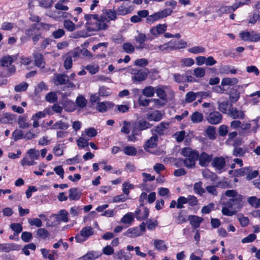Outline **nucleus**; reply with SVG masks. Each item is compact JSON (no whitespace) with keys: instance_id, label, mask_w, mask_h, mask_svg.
Wrapping results in <instances>:
<instances>
[{"instance_id":"12","label":"nucleus","mask_w":260,"mask_h":260,"mask_svg":"<svg viewBox=\"0 0 260 260\" xmlns=\"http://www.w3.org/2000/svg\"><path fill=\"white\" fill-rule=\"evenodd\" d=\"M181 153L186 158H192L198 160L199 157V152L189 147H185L181 149Z\"/></svg>"},{"instance_id":"55","label":"nucleus","mask_w":260,"mask_h":260,"mask_svg":"<svg viewBox=\"0 0 260 260\" xmlns=\"http://www.w3.org/2000/svg\"><path fill=\"white\" fill-rule=\"evenodd\" d=\"M45 99L47 102L50 103H54L57 100V94L54 92H50L46 94Z\"/></svg>"},{"instance_id":"45","label":"nucleus","mask_w":260,"mask_h":260,"mask_svg":"<svg viewBox=\"0 0 260 260\" xmlns=\"http://www.w3.org/2000/svg\"><path fill=\"white\" fill-rule=\"evenodd\" d=\"M168 100L163 101L160 99H151V102L154 103V108H159L165 106L168 102Z\"/></svg>"},{"instance_id":"61","label":"nucleus","mask_w":260,"mask_h":260,"mask_svg":"<svg viewBox=\"0 0 260 260\" xmlns=\"http://www.w3.org/2000/svg\"><path fill=\"white\" fill-rule=\"evenodd\" d=\"M65 60L64 61V67L66 69H70L73 64V59L71 58L70 56L68 55L67 54L65 55Z\"/></svg>"},{"instance_id":"3","label":"nucleus","mask_w":260,"mask_h":260,"mask_svg":"<svg viewBox=\"0 0 260 260\" xmlns=\"http://www.w3.org/2000/svg\"><path fill=\"white\" fill-rule=\"evenodd\" d=\"M173 12V10L170 8H166L161 11L155 12L148 16L146 19V22L149 24H152L155 22L161 19L170 16Z\"/></svg>"},{"instance_id":"15","label":"nucleus","mask_w":260,"mask_h":260,"mask_svg":"<svg viewBox=\"0 0 260 260\" xmlns=\"http://www.w3.org/2000/svg\"><path fill=\"white\" fill-rule=\"evenodd\" d=\"M117 15L116 10L106 9L103 11L101 15L105 17L107 22L109 23L110 21L115 20L117 19Z\"/></svg>"},{"instance_id":"52","label":"nucleus","mask_w":260,"mask_h":260,"mask_svg":"<svg viewBox=\"0 0 260 260\" xmlns=\"http://www.w3.org/2000/svg\"><path fill=\"white\" fill-rule=\"evenodd\" d=\"M187 220L186 216L183 214V212L180 211L178 216L176 217V223L180 224L186 222Z\"/></svg>"},{"instance_id":"17","label":"nucleus","mask_w":260,"mask_h":260,"mask_svg":"<svg viewBox=\"0 0 260 260\" xmlns=\"http://www.w3.org/2000/svg\"><path fill=\"white\" fill-rule=\"evenodd\" d=\"M69 81L68 76L63 74H55L53 78V82L56 85H63Z\"/></svg>"},{"instance_id":"6","label":"nucleus","mask_w":260,"mask_h":260,"mask_svg":"<svg viewBox=\"0 0 260 260\" xmlns=\"http://www.w3.org/2000/svg\"><path fill=\"white\" fill-rule=\"evenodd\" d=\"M239 35L241 39L245 41L257 42L260 39V35L254 31H242Z\"/></svg>"},{"instance_id":"26","label":"nucleus","mask_w":260,"mask_h":260,"mask_svg":"<svg viewBox=\"0 0 260 260\" xmlns=\"http://www.w3.org/2000/svg\"><path fill=\"white\" fill-rule=\"evenodd\" d=\"M83 24V22H81L80 24H78L76 25L72 21L69 20H65L63 22V26L64 28L70 31L75 30L76 27H80Z\"/></svg>"},{"instance_id":"62","label":"nucleus","mask_w":260,"mask_h":260,"mask_svg":"<svg viewBox=\"0 0 260 260\" xmlns=\"http://www.w3.org/2000/svg\"><path fill=\"white\" fill-rule=\"evenodd\" d=\"M21 164L23 166H30L36 164L35 161L29 159V156L24 157L21 161Z\"/></svg>"},{"instance_id":"29","label":"nucleus","mask_w":260,"mask_h":260,"mask_svg":"<svg viewBox=\"0 0 260 260\" xmlns=\"http://www.w3.org/2000/svg\"><path fill=\"white\" fill-rule=\"evenodd\" d=\"M247 202L252 207L257 209L260 207V198L251 196L247 199Z\"/></svg>"},{"instance_id":"33","label":"nucleus","mask_w":260,"mask_h":260,"mask_svg":"<svg viewBox=\"0 0 260 260\" xmlns=\"http://www.w3.org/2000/svg\"><path fill=\"white\" fill-rule=\"evenodd\" d=\"M229 102L228 101L218 102V109L222 113L226 114L229 112Z\"/></svg>"},{"instance_id":"48","label":"nucleus","mask_w":260,"mask_h":260,"mask_svg":"<svg viewBox=\"0 0 260 260\" xmlns=\"http://www.w3.org/2000/svg\"><path fill=\"white\" fill-rule=\"evenodd\" d=\"M10 228L11 229L14 231V235L17 236L19 233H20L22 231V226L18 223H12L10 225Z\"/></svg>"},{"instance_id":"10","label":"nucleus","mask_w":260,"mask_h":260,"mask_svg":"<svg viewBox=\"0 0 260 260\" xmlns=\"http://www.w3.org/2000/svg\"><path fill=\"white\" fill-rule=\"evenodd\" d=\"M168 25L166 23L158 24L150 29V32L155 37H158L159 35L163 34L167 29Z\"/></svg>"},{"instance_id":"40","label":"nucleus","mask_w":260,"mask_h":260,"mask_svg":"<svg viewBox=\"0 0 260 260\" xmlns=\"http://www.w3.org/2000/svg\"><path fill=\"white\" fill-rule=\"evenodd\" d=\"M18 124L21 128H27L30 126V124L27 121L26 118L22 116H19Z\"/></svg>"},{"instance_id":"57","label":"nucleus","mask_w":260,"mask_h":260,"mask_svg":"<svg viewBox=\"0 0 260 260\" xmlns=\"http://www.w3.org/2000/svg\"><path fill=\"white\" fill-rule=\"evenodd\" d=\"M124 153L127 155H135L136 154L137 150L133 146H126L123 149Z\"/></svg>"},{"instance_id":"38","label":"nucleus","mask_w":260,"mask_h":260,"mask_svg":"<svg viewBox=\"0 0 260 260\" xmlns=\"http://www.w3.org/2000/svg\"><path fill=\"white\" fill-rule=\"evenodd\" d=\"M154 245L156 249L159 251H166L168 248L165 241L162 240H155L154 241Z\"/></svg>"},{"instance_id":"37","label":"nucleus","mask_w":260,"mask_h":260,"mask_svg":"<svg viewBox=\"0 0 260 260\" xmlns=\"http://www.w3.org/2000/svg\"><path fill=\"white\" fill-rule=\"evenodd\" d=\"M238 82V80L236 78H224L222 79L221 84L222 86L234 85Z\"/></svg>"},{"instance_id":"41","label":"nucleus","mask_w":260,"mask_h":260,"mask_svg":"<svg viewBox=\"0 0 260 260\" xmlns=\"http://www.w3.org/2000/svg\"><path fill=\"white\" fill-rule=\"evenodd\" d=\"M28 156L30 159L35 161V160L38 159L40 157V153L39 150L35 149H30L27 151Z\"/></svg>"},{"instance_id":"8","label":"nucleus","mask_w":260,"mask_h":260,"mask_svg":"<svg viewBox=\"0 0 260 260\" xmlns=\"http://www.w3.org/2000/svg\"><path fill=\"white\" fill-rule=\"evenodd\" d=\"M213 155V154H208L205 152H202L201 154L199 153V164L201 167H207L212 162Z\"/></svg>"},{"instance_id":"32","label":"nucleus","mask_w":260,"mask_h":260,"mask_svg":"<svg viewBox=\"0 0 260 260\" xmlns=\"http://www.w3.org/2000/svg\"><path fill=\"white\" fill-rule=\"evenodd\" d=\"M203 119L204 116L203 114L198 111L193 112L190 116V120L193 123H200Z\"/></svg>"},{"instance_id":"21","label":"nucleus","mask_w":260,"mask_h":260,"mask_svg":"<svg viewBox=\"0 0 260 260\" xmlns=\"http://www.w3.org/2000/svg\"><path fill=\"white\" fill-rule=\"evenodd\" d=\"M116 12L118 15H125L131 13L133 9L131 7L128 6L126 4L123 3L116 10Z\"/></svg>"},{"instance_id":"58","label":"nucleus","mask_w":260,"mask_h":260,"mask_svg":"<svg viewBox=\"0 0 260 260\" xmlns=\"http://www.w3.org/2000/svg\"><path fill=\"white\" fill-rule=\"evenodd\" d=\"M86 70H87L91 74H95L98 72L99 70V67L96 64H90L88 65L85 67Z\"/></svg>"},{"instance_id":"42","label":"nucleus","mask_w":260,"mask_h":260,"mask_svg":"<svg viewBox=\"0 0 260 260\" xmlns=\"http://www.w3.org/2000/svg\"><path fill=\"white\" fill-rule=\"evenodd\" d=\"M194 192L200 196H202L205 192V190L202 187V183L199 182L195 183L193 185Z\"/></svg>"},{"instance_id":"50","label":"nucleus","mask_w":260,"mask_h":260,"mask_svg":"<svg viewBox=\"0 0 260 260\" xmlns=\"http://www.w3.org/2000/svg\"><path fill=\"white\" fill-rule=\"evenodd\" d=\"M37 235L38 237L45 239L49 235V232L45 229H39L36 232Z\"/></svg>"},{"instance_id":"44","label":"nucleus","mask_w":260,"mask_h":260,"mask_svg":"<svg viewBox=\"0 0 260 260\" xmlns=\"http://www.w3.org/2000/svg\"><path fill=\"white\" fill-rule=\"evenodd\" d=\"M76 103L80 108H83L86 106L87 100L83 96L79 95L76 99Z\"/></svg>"},{"instance_id":"22","label":"nucleus","mask_w":260,"mask_h":260,"mask_svg":"<svg viewBox=\"0 0 260 260\" xmlns=\"http://www.w3.org/2000/svg\"><path fill=\"white\" fill-rule=\"evenodd\" d=\"M102 254L98 251H90L81 258L82 260H94L101 256Z\"/></svg>"},{"instance_id":"60","label":"nucleus","mask_w":260,"mask_h":260,"mask_svg":"<svg viewBox=\"0 0 260 260\" xmlns=\"http://www.w3.org/2000/svg\"><path fill=\"white\" fill-rule=\"evenodd\" d=\"M122 187L123 192L127 196L129 193V189H133L134 185L128 182H125L123 183Z\"/></svg>"},{"instance_id":"25","label":"nucleus","mask_w":260,"mask_h":260,"mask_svg":"<svg viewBox=\"0 0 260 260\" xmlns=\"http://www.w3.org/2000/svg\"><path fill=\"white\" fill-rule=\"evenodd\" d=\"M68 212L64 209L59 211L58 214L55 215V218L58 221L67 222L69 221Z\"/></svg>"},{"instance_id":"63","label":"nucleus","mask_w":260,"mask_h":260,"mask_svg":"<svg viewBox=\"0 0 260 260\" xmlns=\"http://www.w3.org/2000/svg\"><path fill=\"white\" fill-rule=\"evenodd\" d=\"M193 74L198 78H202L205 76V71L203 68L198 67L193 70Z\"/></svg>"},{"instance_id":"7","label":"nucleus","mask_w":260,"mask_h":260,"mask_svg":"<svg viewBox=\"0 0 260 260\" xmlns=\"http://www.w3.org/2000/svg\"><path fill=\"white\" fill-rule=\"evenodd\" d=\"M222 115L217 111L210 112L207 116V120L211 124H218L221 122Z\"/></svg>"},{"instance_id":"9","label":"nucleus","mask_w":260,"mask_h":260,"mask_svg":"<svg viewBox=\"0 0 260 260\" xmlns=\"http://www.w3.org/2000/svg\"><path fill=\"white\" fill-rule=\"evenodd\" d=\"M225 160L223 157H213L211 162V166L215 168V170L220 172L224 169L225 166Z\"/></svg>"},{"instance_id":"43","label":"nucleus","mask_w":260,"mask_h":260,"mask_svg":"<svg viewBox=\"0 0 260 260\" xmlns=\"http://www.w3.org/2000/svg\"><path fill=\"white\" fill-rule=\"evenodd\" d=\"M152 126V124L146 120H140L138 121V128L140 131L149 129Z\"/></svg>"},{"instance_id":"59","label":"nucleus","mask_w":260,"mask_h":260,"mask_svg":"<svg viewBox=\"0 0 260 260\" xmlns=\"http://www.w3.org/2000/svg\"><path fill=\"white\" fill-rule=\"evenodd\" d=\"M194 62L191 58H183L181 60V63L182 67H190L194 64Z\"/></svg>"},{"instance_id":"28","label":"nucleus","mask_w":260,"mask_h":260,"mask_svg":"<svg viewBox=\"0 0 260 260\" xmlns=\"http://www.w3.org/2000/svg\"><path fill=\"white\" fill-rule=\"evenodd\" d=\"M156 91V87L148 86L142 90L143 94L147 97L151 98L154 96Z\"/></svg>"},{"instance_id":"56","label":"nucleus","mask_w":260,"mask_h":260,"mask_svg":"<svg viewBox=\"0 0 260 260\" xmlns=\"http://www.w3.org/2000/svg\"><path fill=\"white\" fill-rule=\"evenodd\" d=\"M28 86V84L25 82H22L18 85H17L14 87V90L16 92H21L25 91Z\"/></svg>"},{"instance_id":"14","label":"nucleus","mask_w":260,"mask_h":260,"mask_svg":"<svg viewBox=\"0 0 260 260\" xmlns=\"http://www.w3.org/2000/svg\"><path fill=\"white\" fill-rule=\"evenodd\" d=\"M149 73V70L147 69L139 70L136 72L133 73V80L139 82L143 81L147 78Z\"/></svg>"},{"instance_id":"51","label":"nucleus","mask_w":260,"mask_h":260,"mask_svg":"<svg viewBox=\"0 0 260 260\" xmlns=\"http://www.w3.org/2000/svg\"><path fill=\"white\" fill-rule=\"evenodd\" d=\"M43 90H48V86L44 82H41L36 87L35 92L37 94L39 93L40 92Z\"/></svg>"},{"instance_id":"47","label":"nucleus","mask_w":260,"mask_h":260,"mask_svg":"<svg viewBox=\"0 0 260 260\" xmlns=\"http://www.w3.org/2000/svg\"><path fill=\"white\" fill-rule=\"evenodd\" d=\"M206 133L210 139H215V128L212 126H209L206 130Z\"/></svg>"},{"instance_id":"39","label":"nucleus","mask_w":260,"mask_h":260,"mask_svg":"<svg viewBox=\"0 0 260 260\" xmlns=\"http://www.w3.org/2000/svg\"><path fill=\"white\" fill-rule=\"evenodd\" d=\"M237 141L235 142L234 144V146L235 147L234 149L233 150V154L235 156L242 157L244 156L245 153L246 152V149L243 148H240L236 147V145L237 144Z\"/></svg>"},{"instance_id":"36","label":"nucleus","mask_w":260,"mask_h":260,"mask_svg":"<svg viewBox=\"0 0 260 260\" xmlns=\"http://www.w3.org/2000/svg\"><path fill=\"white\" fill-rule=\"evenodd\" d=\"M80 193L77 188H72L69 190V198L71 200H78L80 198Z\"/></svg>"},{"instance_id":"1","label":"nucleus","mask_w":260,"mask_h":260,"mask_svg":"<svg viewBox=\"0 0 260 260\" xmlns=\"http://www.w3.org/2000/svg\"><path fill=\"white\" fill-rule=\"evenodd\" d=\"M84 19L87 21L86 27L88 31H97L106 30L109 27L108 22L105 18L98 14H86Z\"/></svg>"},{"instance_id":"19","label":"nucleus","mask_w":260,"mask_h":260,"mask_svg":"<svg viewBox=\"0 0 260 260\" xmlns=\"http://www.w3.org/2000/svg\"><path fill=\"white\" fill-rule=\"evenodd\" d=\"M146 117L150 121H159L162 118V114L160 111L155 110L147 114Z\"/></svg>"},{"instance_id":"54","label":"nucleus","mask_w":260,"mask_h":260,"mask_svg":"<svg viewBox=\"0 0 260 260\" xmlns=\"http://www.w3.org/2000/svg\"><path fill=\"white\" fill-rule=\"evenodd\" d=\"M197 98V92L189 91L186 94L185 100L186 103H189L195 100Z\"/></svg>"},{"instance_id":"16","label":"nucleus","mask_w":260,"mask_h":260,"mask_svg":"<svg viewBox=\"0 0 260 260\" xmlns=\"http://www.w3.org/2000/svg\"><path fill=\"white\" fill-rule=\"evenodd\" d=\"M169 123L168 122H161L156 126L151 129L152 133L154 132L161 136L165 134L169 128Z\"/></svg>"},{"instance_id":"64","label":"nucleus","mask_w":260,"mask_h":260,"mask_svg":"<svg viewBox=\"0 0 260 260\" xmlns=\"http://www.w3.org/2000/svg\"><path fill=\"white\" fill-rule=\"evenodd\" d=\"M12 137L15 141L22 139L24 137L23 132L19 129H16L13 132Z\"/></svg>"},{"instance_id":"11","label":"nucleus","mask_w":260,"mask_h":260,"mask_svg":"<svg viewBox=\"0 0 260 260\" xmlns=\"http://www.w3.org/2000/svg\"><path fill=\"white\" fill-rule=\"evenodd\" d=\"M228 114L234 119H243L245 117V114L243 111L233 107L232 105L230 106Z\"/></svg>"},{"instance_id":"53","label":"nucleus","mask_w":260,"mask_h":260,"mask_svg":"<svg viewBox=\"0 0 260 260\" xmlns=\"http://www.w3.org/2000/svg\"><path fill=\"white\" fill-rule=\"evenodd\" d=\"M122 49L127 53H133L135 51V47L130 43H124L122 45Z\"/></svg>"},{"instance_id":"35","label":"nucleus","mask_w":260,"mask_h":260,"mask_svg":"<svg viewBox=\"0 0 260 260\" xmlns=\"http://www.w3.org/2000/svg\"><path fill=\"white\" fill-rule=\"evenodd\" d=\"M123 235L125 236L135 238L141 235V233L139 232L137 228H131L127 230Z\"/></svg>"},{"instance_id":"4","label":"nucleus","mask_w":260,"mask_h":260,"mask_svg":"<svg viewBox=\"0 0 260 260\" xmlns=\"http://www.w3.org/2000/svg\"><path fill=\"white\" fill-rule=\"evenodd\" d=\"M157 96L162 99L163 101L168 100L167 94H171L172 96L174 95V92L168 86L159 85L156 87V91Z\"/></svg>"},{"instance_id":"2","label":"nucleus","mask_w":260,"mask_h":260,"mask_svg":"<svg viewBox=\"0 0 260 260\" xmlns=\"http://www.w3.org/2000/svg\"><path fill=\"white\" fill-rule=\"evenodd\" d=\"M226 196L231 198L226 203L223 204L226 205L229 208H233L235 209L240 210L242 207V202L243 197L235 190H228L225 191Z\"/></svg>"},{"instance_id":"27","label":"nucleus","mask_w":260,"mask_h":260,"mask_svg":"<svg viewBox=\"0 0 260 260\" xmlns=\"http://www.w3.org/2000/svg\"><path fill=\"white\" fill-rule=\"evenodd\" d=\"M69 127V124L62 120H59L54 123L50 129H60L62 130H66Z\"/></svg>"},{"instance_id":"24","label":"nucleus","mask_w":260,"mask_h":260,"mask_svg":"<svg viewBox=\"0 0 260 260\" xmlns=\"http://www.w3.org/2000/svg\"><path fill=\"white\" fill-rule=\"evenodd\" d=\"M158 137L156 135L152 136L149 139H148L144 146V149L146 151H148V149L150 148H154L157 145V141Z\"/></svg>"},{"instance_id":"31","label":"nucleus","mask_w":260,"mask_h":260,"mask_svg":"<svg viewBox=\"0 0 260 260\" xmlns=\"http://www.w3.org/2000/svg\"><path fill=\"white\" fill-rule=\"evenodd\" d=\"M146 40V35L143 33H139L138 36L135 37V40L136 42L139 44V45L136 47L137 49H143V47L142 46Z\"/></svg>"},{"instance_id":"30","label":"nucleus","mask_w":260,"mask_h":260,"mask_svg":"<svg viewBox=\"0 0 260 260\" xmlns=\"http://www.w3.org/2000/svg\"><path fill=\"white\" fill-rule=\"evenodd\" d=\"M134 219L133 213H127L125 214L120 220V222L124 224H127L129 225L132 224Z\"/></svg>"},{"instance_id":"20","label":"nucleus","mask_w":260,"mask_h":260,"mask_svg":"<svg viewBox=\"0 0 260 260\" xmlns=\"http://www.w3.org/2000/svg\"><path fill=\"white\" fill-rule=\"evenodd\" d=\"M34 61L36 66L41 69H43L45 66V62L43 55L40 53L34 54Z\"/></svg>"},{"instance_id":"49","label":"nucleus","mask_w":260,"mask_h":260,"mask_svg":"<svg viewBox=\"0 0 260 260\" xmlns=\"http://www.w3.org/2000/svg\"><path fill=\"white\" fill-rule=\"evenodd\" d=\"M197 160L192 158H185L183 160V161L184 166L186 168H193L195 167Z\"/></svg>"},{"instance_id":"13","label":"nucleus","mask_w":260,"mask_h":260,"mask_svg":"<svg viewBox=\"0 0 260 260\" xmlns=\"http://www.w3.org/2000/svg\"><path fill=\"white\" fill-rule=\"evenodd\" d=\"M136 218L139 220H144L149 215L148 209L143 206V204H140V207L135 211Z\"/></svg>"},{"instance_id":"34","label":"nucleus","mask_w":260,"mask_h":260,"mask_svg":"<svg viewBox=\"0 0 260 260\" xmlns=\"http://www.w3.org/2000/svg\"><path fill=\"white\" fill-rule=\"evenodd\" d=\"M110 108V104L108 102H99L96 109L100 112H105Z\"/></svg>"},{"instance_id":"46","label":"nucleus","mask_w":260,"mask_h":260,"mask_svg":"<svg viewBox=\"0 0 260 260\" xmlns=\"http://www.w3.org/2000/svg\"><path fill=\"white\" fill-rule=\"evenodd\" d=\"M13 61L14 60L13 58L10 56H5L2 58L1 60L2 66L6 67H8L11 65Z\"/></svg>"},{"instance_id":"23","label":"nucleus","mask_w":260,"mask_h":260,"mask_svg":"<svg viewBox=\"0 0 260 260\" xmlns=\"http://www.w3.org/2000/svg\"><path fill=\"white\" fill-rule=\"evenodd\" d=\"M188 220H189L190 224L194 228H198L203 221V219L196 215H190L188 216Z\"/></svg>"},{"instance_id":"5","label":"nucleus","mask_w":260,"mask_h":260,"mask_svg":"<svg viewBox=\"0 0 260 260\" xmlns=\"http://www.w3.org/2000/svg\"><path fill=\"white\" fill-rule=\"evenodd\" d=\"M93 230L90 226H86L83 228L80 231V234H77L75 237V239L78 242H82L85 241L90 236L93 234Z\"/></svg>"},{"instance_id":"18","label":"nucleus","mask_w":260,"mask_h":260,"mask_svg":"<svg viewBox=\"0 0 260 260\" xmlns=\"http://www.w3.org/2000/svg\"><path fill=\"white\" fill-rule=\"evenodd\" d=\"M132 255L129 252L121 249L114 253V258L116 260H127L131 258Z\"/></svg>"}]
</instances>
